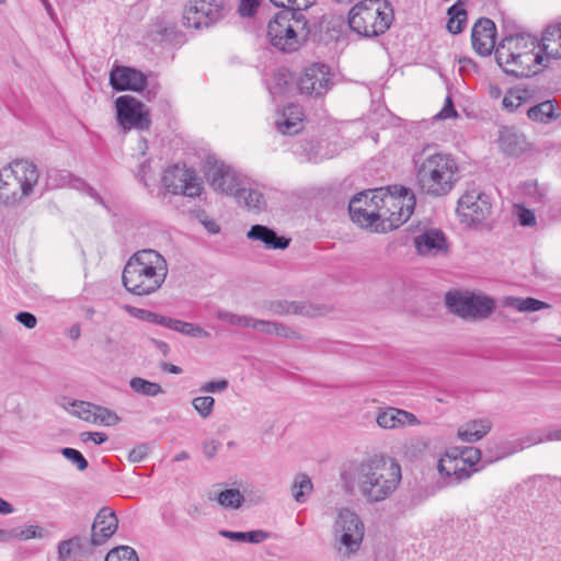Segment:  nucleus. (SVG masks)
I'll return each mask as SVG.
<instances>
[{
    "label": "nucleus",
    "instance_id": "nucleus-1",
    "mask_svg": "<svg viewBox=\"0 0 561 561\" xmlns=\"http://www.w3.org/2000/svg\"><path fill=\"white\" fill-rule=\"evenodd\" d=\"M402 479L401 467L396 459L374 455L354 467L352 482L362 497L370 504L389 499Z\"/></svg>",
    "mask_w": 561,
    "mask_h": 561
},
{
    "label": "nucleus",
    "instance_id": "nucleus-2",
    "mask_svg": "<svg viewBox=\"0 0 561 561\" xmlns=\"http://www.w3.org/2000/svg\"><path fill=\"white\" fill-rule=\"evenodd\" d=\"M413 165L415 184L427 196L448 195L459 180V167L455 158L436 151L431 145L413 154Z\"/></svg>",
    "mask_w": 561,
    "mask_h": 561
},
{
    "label": "nucleus",
    "instance_id": "nucleus-3",
    "mask_svg": "<svg viewBox=\"0 0 561 561\" xmlns=\"http://www.w3.org/2000/svg\"><path fill=\"white\" fill-rule=\"evenodd\" d=\"M168 273L164 256L156 250L144 249L128 259L122 273V282L130 294L149 296L162 287Z\"/></svg>",
    "mask_w": 561,
    "mask_h": 561
},
{
    "label": "nucleus",
    "instance_id": "nucleus-4",
    "mask_svg": "<svg viewBox=\"0 0 561 561\" xmlns=\"http://www.w3.org/2000/svg\"><path fill=\"white\" fill-rule=\"evenodd\" d=\"M371 202L378 208L380 224L375 227L376 232L393 230L404 224L415 208L414 193L404 186L393 185L386 191L371 192Z\"/></svg>",
    "mask_w": 561,
    "mask_h": 561
},
{
    "label": "nucleus",
    "instance_id": "nucleus-5",
    "mask_svg": "<svg viewBox=\"0 0 561 561\" xmlns=\"http://www.w3.org/2000/svg\"><path fill=\"white\" fill-rule=\"evenodd\" d=\"M34 163L18 160L0 169V202L9 207L21 204L30 197L38 182Z\"/></svg>",
    "mask_w": 561,
    "mask_h": 561
},
{
    "label": "nucleus",
    "instance_id": "nucleus-6",
    "mask_svg": "<svg viewBox=\"0 0 561 561\" xmlns=\"http://www.w3.org/2000/svg\"><path fill=\"white\" fill-rule=\"evenodd\" d=\"M310 34L304 13L282 10L267 25V37L273 47L283 53L297 51Z\"/></svg>",
    "mask_w": 561,
    "mask_h": 561
},
{
    "label": "nucleus",
    "instance_id": "nucleus-7",
    "mask_svg": "<svg viewBox=\"0 0 561 561\" xmlns=\"http://www.w3.org/2000/svg\"><path fill=\"white\" fill-rule=\"evenodd\" d=\"M348 25L365 37L383 34L393 21V9L386 0H362L348 12Z\"/></svg>",
    "mask_w": 561,
    "mask_h": 561
},
{
    "label": "nucleus",
    "instance_id": "nucleus-8",
    "mask_svg": "<svg viewBox=\"0 0 561 561\" xmlns=\"http://www.w3.org/2000/svg\"><path fill=\"white\" fill-rule=\"evenodd\" d=\"M445 305L450 313L470 322L488 319L496 308L495 300L490 296L458 290L445 295Z\"/></svg>",
    "mask_w": 561,
    "mask_h": 561
},
{
    "label": "nucleus",
    "instance_id": "nucleus-9",
    "mask_svg": "<svg viewBox=\"0 0 561 561\" xmlns=\"http://www.w3.org/2000/svg\"><path fill=\"white\" fill-rule=\"evenodd\" d=\"M512 42L499 45L495 49V58L504 71L517 78L530 77L537 73V66L542 64L543 57L536 49L523 50V53L510 51Z\"/></svg>",
    "mask_w": 561,
    "mask_h": 561
},
{
    "label": "nucleus",
    "instance_id": "nucleus-10",
    "mask_svg": "<svg viewBox=\"0 0 561 561\" xmlns=\"http://www.w3.org/2000/svg\"><path fill=\"white\" fill-rule=\"evenodd\" d=\"M224 16V0H188L184 9V25L199 30L208 27Z\"/></svg>",
    "mask_w": 561,
    "mask_h": 561
},
{
    "label": "nucleus",
    "instance_id": "nucleus-11",
    "mask_svg": "<svg viewBox=\"0 0 561 561\" xmlns=\"http://www.w3.org/2000/svg\"><path fill=\"white\" fill-rule=\"evenodd\" d=\"M115 106L117 122L125 131L131 128L139 130L149 128L151 124L149 111L136 98L130 95L118 96Z\"/></svg>",
    "mask_w": 561,
    "mask_h": 561
},
{
    "label": "nucleus",
    "instance_id": "nucleus-12",
    "mask_svg": "<svg viewBox=\"0 0 561 561\" xmlns=\"http://www.w3.org/2000/svg\"><path fill=\"white\" fill-rule=\"evenodd\" d=\"M491 210L489 195L479 190L466 192L458 201L457 214L468 226L483 222L490 216Z\"/></svg>",
    "mask_w": 561,
    "mask_h": 561
},
{
    "label": "nucleus",
    "instance_id": "nucleus-13",
    "mask_svg": "<svg viewBox=\"0 0 561 561\" xmlns=\"http://www.w3.org/2000/svg\"><path fill=\"white\" fill-rule=\"evenodd\" d=\"M162 183L172 194H183L188 197L199 196L202 183L193 169L185 165H172L163 174Z\"/></svg>",
    "mask_w": 561,
    "mask_h": 561
},
{
    "label": "nucleus",
    "instance_id": "nucleus-14",
    "mask_svg": "<svg viewBox=\"0 0 561 561\" xmlns=\"http://www.w3.org/2000/svg\"><path fill=\"white\" fill-rule=\"evenodd\" d=\"M481 450L474 447H468L461 451L460 456L446 455L438 461V472L440 476L453 479L454 483H459L471 477L472 471L467 469V465L474 466L481 459Z\"/></svg>",
    "mask_w": 561,
    "mask_h": 561
},
{
    "label": "nucleus",
    "instance_id": "nucleus-15",
    "mask_svg": "<svg viewBox=\"0 0 561 561\" xmlns=\"http://www.w3.org/2000/svg\"><path fill=\"white\" fill-rule=\"evenodd\" d=\"M336 533H341L340 542L346 547L348 553L357 551L364 537V525L357 514L350 510H342L335 522Z\"/></svg>",
    "mask_w": 561,
    "mask_h": 561
},
{
    "label": "nucleus",
    "instance_id": "nucleus-16",
    "mask_svg": "<svg viewBox=\"0 0 561 561\" xmlns=\"http://www.w3.org/2000/svg\"><path fill=\"white\" fill-rule=\"evenodd\" d=\"M332 85V78L328 66L316 64L305 69L299 79L298 88L301 94L310 96L324 95Z\"/></svg>",
    "mask_w": 561,
    "mask_h": 561
},
{
    "label": "nucleus",
    "instance_id": "nucleus-17",
    "mask_svg": "<svg viewBox=\"0 0 561 561\" xmlns=\"http://www.w3.org/2000/svg\"><path fill=\"white\" fill-rule=\"evenodd\" d=\"M359 193L355 195L348 204V211L351 219L358 224L362 228H371L375 231V227L379 222L378 208H375V204L371 202V194Z\"/></svg>",
    "mask_w": 561,
    "mask_h": 561
},
{
    "label": "nucleus",
    "instance_id": "nucleus-18",
    "mask_svg": "<svg viewBox=\"0 0 561 561\" xmlns=\"http://www.w3.org/2000/svg\"><path fill=\"white\" fill-rule=\"evenodd\" d=\"M110 84L115 91H142L147 77L140 70L127 66H114L110 72Z\"/></svg>",
    "mask_w": 561,
    "mask_h": 561
},
{
    "label": "nucleus",
    "instance_id": "nucleus-19",
    "mask_svg": "<svg viewBox=\"0 0 561 561\" xmlns=\"http://www.w3.org/2000/svg\"><path fill=\"white\" fill-rule=\"evenodd\" d=\"M206 179L210 186L226 194H234L238 186V176L236 171L218 161H207Z\"/></svg>",
    "mask_w": 561,
    "mask_h": 561
},
{
    "label": "nucleus",
    "instance_id": "nucleus-20",
    "mask_svg": "<svg viewBox=\"0 0 561 561\" xmlns=\"http://www.w3.org/2000/svg\"><path fill=\"white\" fill-rule=\"evenodd\" d=\"M496 27L488 18L479 19L471 32L472 47L480 56H489L495 48Z\"/></svg>",
    "mask_w": 561,
    "mask_h": 561
},
{
    "label": "nucleus",
    "instance_id": "nucleus-21",
    "mask_svg": "<svg viewBox=\"0 0 561 561\" xmlns=\"http://www.w3.org/2000/svg\"><path fill=\"white\" fill-rule=\"evenodd\" d=\"M414 245L420 255H446L449 245L445 233L439 229H427L414 238Z\"/></svg>",
    "mask_w": 561,
    "mask_h": 561
},
{
    "label": "nucleus",
    "instance_id": "nucleus-22",
    "mask_svg": "<svg viewBox=\"0 0 561 561\" xmlns=\"http://www.w3.org/2000/svg\"><path fill=\"white\" fill-rule=\"evenodd\" d=\"M118 527V519L110 507H102L96 514L91 528L90 546L103 545L112 537Z\"/></svg>",
    "mask_w": 561,
    "mask_h": 561
},
{
    "label": "nucleus",
    "instance_id": "nucleus-23",
    "mask_svg": "<svg viewBox=\"0 0 561 561\" xmlns=\"http://www.w3.org/2000/svg\"><path fill=\"white\" fill-rule=\"evenodd\" d=\"M250 240L261 241L266 249L285 250L289 247L290 239L278 236L275 230L264 225H253L247 232Z\"/></svg>",
    "mask_w": 561,
    "mask_h": 561
},
{
    "label": "nucleus",
    "instance_id": "nucleus-24",
    "mask_svg": "<svg viewBox=\"0 0 561 561\" xmlns=\"http://www.w3.org/2000/svg\"><path fill=\"white\" fill-rule=\"evenodd\" d=\"M499 146L505 154L512 157H517L528 149L525 136L512 127L500 129Z\"/></svg>",
    "mask_w": 561,
    "mask_h": 561
},
{
    "label": "nucleus",
    "instance_id": "nucleus-25",
    "mask_svg": "<svg viewBox=\"0 0 561 561\" xmlns=\"http://www.w3.org/2000/svg\"><path fill=\"white\" fill-rule=\"evenodd\" d=\"M238 204L243 205L249 211L259 214L266 209L264 195L251 187L238 188L234 192Z\"/></svg>",
    "mask_w": 561,
    "mask_h": 561
},
{
    "label": "nucleus",
    "instance_id": "nucleus-26",
    "mask_svg": "<svg viewBox=\"0 0 561 561\" xmlns=\"http://www.w3.org/2000/svg\"><path fill=\"white\" fill-rule=\"evenodd\" d=\"M540 51H543L546 57L561 58V24L548 26L545 30Z\"/></svg>",
    "mask_w": 561,
    "mask_h": 561
},
{
    "label": "nucleus",
    "instance_id": "nucleus-27",
    "mask_svg": "<svg viewBox=\"0 0 561 561\" xmlns=\"http://www.w3.org/2000/svg\"><path fill=\"white\" fill-rule=\"evenodd\" d=\"M560 115L561 113L559 106L554 100L543 101L531 106L527 111V116L529 119L541 124H549L550 122L557 119Z\"/></svg>",
    "mask_w": 561,
    "mask_h": 561
},
{
    "label": "nucleus",
    "instance_id": "nucleus-28",
    "mask_svg": "<svg viewBox=\"0 0 561 561\" xmlns=\"http://www.w3.org/2000/svg\"><path fill=\"white\" fill-rule=\"evenodd\" d=\"M492 427V423L488 419L473 420L466 423L458 430V437L468 443H474L484 437Z\"/></svg>",
    "mask_w": 561,
    "mask_h": 561
},
{
    "label": "nucleus",
    "instance_id": "nucleus-29",
    "mask_svg": "<svg viewBox=\"0 0 561 561\" xmlns=\"http://www.w3.org/2000/svg\"><path fill=\"white\" fill-rule=\"evenodd\" d=\"M251 328L267 335H277L290 340H296L300 337L297 331L293 330L291 328L283 323L274 321H266L254 318Z\"/></svg>",
    "mask_w": 561,
    "mask_h": 561
},
{
    "label": "nucleus",
    "instance_id": "nucleus-30",
    "mask_svg": "<svg viewBox=\"0 0 561 561\" xmlns=\"http://www.w3.org/2000/svg\"><path fill=\"white\" fill-rule=\"evenodd\" d=\"M301 113L298 106H288L283 114V119L276 122L277 129L285 135H296L302 128Z\"/></svg>",
    "mask_w": 561,
    "mask_h": 561
},
{
    "label": "nucleus",
    "instance_id": "nucleus-31",
    "mask_svg": "<svg viewBox=\"0 0 561 561\" xmlns=\"http://www.w3.org/2000/svg\"><path fill=\"white\" fill-rule=\"evenodd\" d=\"M507 42H512L510 45L512 49H510V51L514 53V55H516V53H523V50L540 48L538 39L529 34H514L505 36L500 45L506 46Z\"/></svg>",
    "mask_w": 561,
    "mask_h": 561
},
{
    "label": "nucleus",
    "instance_id": "nucleus-32",
    "mask_svg": "<svg viewBox=\"0 0 561 561\" xmlns=\"http://www.w3.org/2000/svg\"><path fill=\"white\" fill-rule=\"evenodd\" d=\"M90 541L87 542V540L80 536H75L68 540H62L58 545L59 558L66 560L72 554H83L88 551Z\"/></svg>",
    "mask_w": 561,
    "mask_h": 561
},
{
    "label": "nucleus",
    "instance_id": "nucleus-33",
    "mask_svg": "<svg viewBox=\"0 0 561 561\" xmlns=\"http://www.w3.org/2000/svg\"><path fill=\"white\" fill-rule=\"evenodd\" d=\"M221 537L230 539L232 541H241V542H250V543H260L267 538H270V533L256 529L251 531H231L221 529L218 533Z\"/></svg>",
    "mask_w": 561,
    "mask_h": 561
},
{
    "label": "nucleus",
    "instance_id": "nucleus-34",
    "mask_svg": "<svg viewBox=\"0 0 561 561\" xmlns=\"http://www.w3.org/2000/svg\"><path fill=\"white\" fill-rule=\"evenodd\" d=\"M504 305L506 307H512L520 312H534L539 311L541 309L550 308V305H548L547 302L531 297H506L504 300Z\"/></svg>",
    "mask_w": 561,
    "mask_h": 561
},
{
    "label": "nucleus",
    "instance_id": "nucleus-35",
    "mask_svg": "<svg viewBox=\"0 0 561 561\" xmlns=\"http://www.w3.org/2000/svg\"><path fill=\"white\" fill-rule=\"evenodd\" d=\"M271 310L275 314H286V313H295V314H304V316H314L312 312V307L306 304H298L295 301H277L271 305Z\"/></svg>",
    "mask_w": 561,
    "mask_h": 561
},
{
    "label": "nucleus",
    "instance_id": "nucleus-36",
    "mask_svg": "<svg viewBox=\"0 0 561 561\" xmlns=\"http://www.w3.org/2000/svg\"><path fill=\"white\" fill-rule=\"evenodd\" d=\"M312 489L311 479L306 473H298L291 485V495L297 503H305Z\"/></svg>",
    "mask_w": 561,
    "mask_h": 561
},
{
    "label": "nucleus",
    "instance_id": "nucleus-37",
    "mask_svg": "<svg viewBox=\"0 0 561 561\" xmlns=\"http://www.w3.org/2000/svg\"><path fill=\"white\" fill-rule=\"evenodd\" d=\"M129 387L138 394L146 397H157L164 392L163 388L157 383L144 379L141 377H134L129 380Z\"/></svg>",
    "mask_w": 561,
    "mask_h": 561
},
{
    "label": "nucleus",
    "instance_id": "nucleus-38",
    "mask_svg": "<svg viewBox=\"0 0 561 561\" xmlns=\"http://www.w3.org/2000/svg\"><path fill=\"white\" fill-rule=\"evenodd\" d=\"M430 446L427 438L422 436L411 437L407 439L403 445V454L407 458L413 460L421 457Z\"/></svg>",
    "mask_w": 561,
    "mask_h": 561
},
{
    "label": "nucleus",
    "instance_id": "nucleus-39",
    "mask_svg": "<svg viewBox=\"0 0 561 561\" xmlns=\"http://www.w3.org/2000/svg\"><path fill=\"white\" fill-rule=\"evenodd\" d=\"M447 14L449 16L447 30L451 34L460 33L463 30L467 20L466 10L460 4L456 3L448 9Z\"/></svg>",
    "mask_w": 561,
    "mask_h": 561
},
{
    "label": "nucleus",
    "instance_id": "nucleus-40",
    "mask_svg": "<svg viewBox=\"0 0 561 561\" xmlns=\"http://www.w3.org/2000/svg\"><path fill=\"white\" fill-rule=\"evenodd\" d=\"M216 500L225 508L237 510L241 507L244 499L237 489H226L216 495Z\"/></svg>",
    "mask_w": 561,
    "mask_h": 561
},
{
    "label": "nucleus",
    "instance_id": "nucleus-41",
    "mask_svg": "<svg viewBox=\"0 0 561 561\" xmlns=\"http://www.w3.org/2000/svg\"><path fill=\"white\" fill-rule=\"evenodd\" d=\"M70 405L72 408L71 413L73 415L83 421L96 423L94 413L98 405L85 401H72Z\"/></svg>",
    "mask_w": 561,
    "mask_h": 561
},
{
    "label": "nucleus",
    "instance_id": "nucleus-42",
    "mask_svg": "<svg viewBox=\"0 0 561 561\" xmlns=\"http://www.w3.org/2000/svg\"><path fill=\"white\" fill-rule=\"evenodd\" d=\"M216 317L225 321L231 325L241 327V328H251L253 324V317L237 314L226 310H218Z\"/></svg>",
    "mask_w": 561,
    "mask_h": 561
},
{
    "label": "nucleus",
    "instance_id": "nucleus-43",
    "mask_svg": "<svg viewBox=\"0 0 561 561\" xmlns=\"http://www.w3.org/2000/svg\"><path fill=\"white\" fill-rule=\"evenodd\" d=\"M105 561H139V559L131 547L118 546L106 554Z\"/></svg>",
    "mask_w": 561,
    "mask_h": 561
},
{
    "label": "nucleus",
    "instance_id": "nucleus-44",
    "mask_svg": "<svg viewBox=\"0 0 561 561\" xmlns=\"http://www.w3.org/2000/svg\"><path fill=\"white\" fill-rule=\"evenodd\" d=\"M527 99L526 91L511 90L502 100V105L508 112L516 111Z\"/></svg>",
    "mask_w": 561,
    "mask_h": 561
},
{
    "label": "nucleus",
    "instance_id": "nucleus-45",
    "mask_svg": "<svg viewBox=\"0 0 561 561\" xmlns=\"http://www.w3.org/2000/svg\"><path fill=\"white\" fill-rule=\"evenodd\" d=\"M192 405L201 417L207 419L213 413L215 399L210 396L196 397L193 399Z\"/></svg>",
    "mask_w": 561,
    "mask_h": 561
},
{
    "label": "nucleus",
    "instance_id": "nucleus-46",
    "mask_svg": "<svg viewBox=\"0 0 561 561\" xmlns=\"http://www.w3.org/2000/svg\"><path fill=\"white\" fill-rule=\"evenodd\" d=\"M397 408H388L385 411H381L377 415V424L383 428H397L399 427L400 419L396 414Z\"/></svg>",
    "mask_w": 561,
    "mask_h": 561
},
{
    "label": "nucleus",
    "instance_id": "nucleus-47",
    "mask_svg": "<svg viewBox=\"0 0 561 561\" xmlns=\"http://www.w3.org/2000/svg\"><path fill=\"white\" fill-rule=\"evenodd\" d=\"M557 440H561V427L547 430L542 436L533 434L526 437L527 446Z\"/></svg>",
    "mask_w": 561,
    "mask_h": 561
},
{
    "label": "nucleus",
    "instance_id": "nucleus-48",
    "mask_svg": "<svg viewBox=\"0 0 561 561\" xmlns=\"http://www.w3.org/2000/svg\"><path fill=\"white\" fill-rule=\"evenodd\" d=\"M61 455L71 461L78 470L83 471L88 468L89 463L84 456L77 449L65 447L60 450Z\"/></svg>",
    "mask_w": 561,
    "mask_h": 561
},
{
    "label": "nucleus",
    "instance_id": "nucleus-49",
    "mask_svg": "<svg viewBox=\"0 0 561 561\" xmlns=\"http://www.w3.org/2000/svg\"><path fill=\"white\" fill-rule=\"evenodd\" d=\"M94 419H96V423H101L106 426H113L119 422V417L115 412L100 405L96 407Z\"/></svg>",
    "mask_w": 561,
    "mask_h": 561
},
{
    "label": "nucleus",
    "instance_id": "nucleus-50",
    "mask_svg": "<svg viewBox=\"0 0 561 561\" xmlns=\"http://www.w3.org/2000/svg\"><path fill=\"white\" fill-rule=\"evenodd\" d=\"M44 529L38 526H27L24 529L12 528V535L14 539L27 540L32 538H42L44 536Z\"/></svg>",
    "mask_w": 561,
    "mask_h": 561
},
{
    "label": "nucleus",
    "instance_id": "nucleus-51",
    "mask_svg": "<svg viewBox=\"0 0 561 561\" xmlns=\"http://www.w3.org/2000/svg\"><path fill=\"white\" fill-rule=\"evenodd\" d=\"M525 448V445L518 444L516 446H511V444H503L497 448V451L495 455H491L485 461L486 462H493L501 460L507 456H511L519 450H523Z\"/></svg>",
    "mask_w": 561,
    "mask_h": 561
},
{
    "label": "nucleus",
    "instance_id": "nucleus-52",
    "mask_svg": "<svg viewBox=\"0 0 561 561\" xmlns=\"http://www.w3.org/2000/svg\"><path fill=\"white\" fill-rule=\"evenodd\" d=\"M179 333L187 335V336H192V337H202V339H207L210 336L209 332L204 330L201 325H197V324H194L191 322H185V321L181 324V330Z\"/></svg>",
    "mask_w": 561,
    "mask_h": 561
},
{
    "label": "nucleus",
    "instance_id": "nucleus-53",
    "mask_svg": "<svg viewBox=\"0 0 561 561\" xmlns=\"http://www.w3.org/2000/svg\"><path fill=\"white\" fill-rule=\"evenodd\" d=\"M261 0H240L238 12L243 18H251L256 13Z\"/></svg>",
    "mask_w": 561,
    "mask_h": 561
},
{
    "label": "nucleus",
    "instance_id": "nucleus-54",
    "mask_svg": "<svg viewBox=\"0 0 561 561\" xmlns=\"http://www.w3.org/2000/svg\"><path fill=\"white\" fill-rule=\"evenodd\" d=\"M288 85V77L284 72L274 75V85L270 88L273 95L282 94Z\"/></svg>",
    "mask_w": 561,
    "mask_h": 561
},
{
    "label": "nucleus",
    "instance_id": "nucleus-55",
    "mask_svg": "<svg viewBox=\"0 0 561 561\" xmlns=\"http://www.w3.org/2000/svg\"><path fill=\"white\" fill-rule=\"evenodd\" d=\"M149 449L148 444L137 445L129 451L128 460L134 463L142 461L148 456Z\"/></svg>",
    "mask_w": 561,
    "mask_h": 561
},
{
    "label": "nucleus",
    "instance_id": "nucleus-56",
    "mask_svg": "<svg viewBox=\"0 0 561 561\" xmlns=\"http://www.w3.org/2000/svg\"><path fill=\"white\" fill-rule=\"evenodd\" d=\"M458 116L457 111L454 107V103L450 96H447L443 108L436 114L435 118L438 121L455 118Z\"/></svg>",
    "mask_w": 561,
    "mask_h": 561
},
{
    "label": "nucleus",
    "instance_id": "nucleus-57",
    "mask_svg": "<svg viewBox=\"0 0 561 561\" xmlns=\"http://www.w3.org/2000/svg\"><path fill=\"white\" fill-rule=\"evenodd\" d=\"M517 217H518V221L522 226L533 227L536 225V217H535L534 211H531L525 207H518Z\"/></svg>",
    "mask_w": 561,
    "mask_h": 561
},
{
    "label": "nucleus",
    "instance_id": "nucleus-58",
    "mask_svg": "<svg viewBox=\"0 0 561 561\" xmlns=\"http://www.w3.org/2000/svg\"><path fill=\"white\" fill-rule=\"evenodd\" d=\"M229 387V382L226 379L208 381L201 388L203 392H221Z\"/></svg>",
    "mask_w": 561,
    "mask_h": 561
},
{
    "label": "nucleus",
    "instance_id": "nucleus-59",
    "mask_svg": "<svg viewBox=\"0 0 561 561\" xmlns=\"http://www.w3.org/2000/svg\"><path fill=\"white\" fill-rule=\"evenodd\" d=\"M15 320L26 329H34L37 324L36 317L27 311H20L15 316Z\"/></svg>",
    "mask_w": 561,
    "mask_h": 561
},
{
    "label": "nucleus",
    "instance_id": "nucleus-60",
    "mask_svg": "<svg viewBox=\"0 0 561 561\" xmlns=\"http://www.w3.org/2000/svg\"><path fill=\"white\" fill-rule=\"evenodd\" d=\"M396 414L398 415V419H400L399 427L404 425H419L420 421L417 417L405 410L397 409Z\"/></svg>",
    "mask_w": 561,
    "mask_h": 561
},
{
    "label": "nucleus",
    "instance_id": "nucleus-61",
    "mask_svg": "<svg viewBox=\"0 0 561 561\" xmlns=\"http://www.w3.org/2000/svg\"><path fill=\"white\" fill-rule=\"evenodd\" d=\"M81 438L83 442L91 439L96 445H101L107 440V435L101 432H84L81 433Z\"/></svg>",
    "mask_w": 561,
    "mask_h": 561
},
{
    "label": "nucleus",
    "instance_id": "nucleus-62",
    "mask_svg": "<svg viewBox=\"0 0 561 561\" xmlns=\"http://www.w3.org/2000/svg\"><path fill=\"white\" fill-rule=\"evenodd\" d=\"M221 444L220 442L218 440H215V439H211V440H208V442H205L203 444V451H204V455L210 459L213 457H215V455L217 454L218 449L220 448Z\"/></svg>",
    "mask_w": 561,
    "mask_h": 561
},
{
    "label": "nucleus",
    "instance_id": "nucleus-63",
    "mask_svg": "<svg viewBox=\"0 0 561 561\" xmlns=\"http://www.w3.org/2000/svg\"><path fill=\"white\" fill-rule=\"evenodd\" d=\"M316 0H291V8L289 10H295L301 12L304 10L309 9L312 4H314ZM288 10V8L286 9Z\"/></svg>",
    "mask_w": 561,
    "mask_h": 561
},
{
    "label": "nucleus",
    "instance_id": "nucleus-64",
    "mask_svg": "<svg viewBox=\"0 0 561 561\" xmlns=\"http://www.w3.org/2000/svg\"><path fill=\"white\" fill-rule=\"evenodd\" d=\"M161 369L163 371H168L170 374H174V375H179L182 373V368L176 366V365H173V364H170V363H162L161 364Z\"/></svg>",
    "mask_w": 561,
    "mask_h": 561
}]
</instances>
